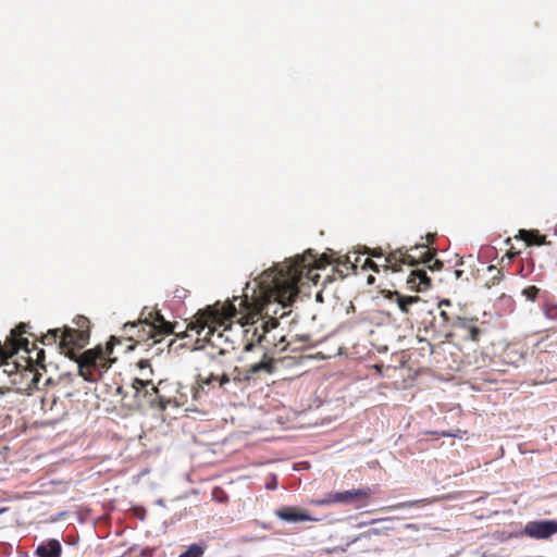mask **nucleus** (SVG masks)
I'll return each mask as SVG.
<instances>
[{
  "mask_svg": "<svg viewBox=\"0 0 557 557\" xmlns=\"http://www.w3.org/2000/svg\"><path fill=\"white\" fill-rule=\"evenodd\" d=\"M309 267H319V261L311 249L304 255H296L288 259V269H284L281 264L264 270L261 274L260 286L280 289L283 285H288L293 294L297 278L302 274L304 270Z\"/></svg>",
  "mask_w": 557,
  "mask_h": 557,
  "instance_id": "f257e3e1",
  "label": "nucleus"
},
{
  "mask_svg": "<svg viewBox=\"0 0 557 557\" xmlns=\"http://www.w3.org/2000/svg\"><path fill=\"white\" fill-rule=\"evenodd\" d=\"M231 325L225 327L222 332H216L215 329H209L203 338L196 341L194 350H205L206 356L212 363L224 367L221 357H225L236 349V342L225 334L231 331Z\"/></svg>",
  "mask_w": 557,
  "mask_h": 557,
  "instance_id": "f03ea898",
  "label": "nucleus"
},
{
  "mask_svg": "<svg viewBox=\"0 0 557 557\" xmlns=\"http://www.w3.org/2000/svg\"><path fill=\"white\" fill-rule=\"evenodd\" d=\"M371 494L372 490L370 487L331 492L326 495L324 499L320 502V504H345L361 507L367 505V502Z\"/></svg>",
  "mask_w": 557,
  "mask_h": 557,
  "instance_id": "7ed1b4c3",
  "label": "nucleus"
},
{
  "mask_svg": "<svg viewBox=\"0 0 557 557\" xmlns=\"http://www.w3.org/2000/svg\"><path fill=\"white\" fill-rule=\"evenodd\" d=\"M557 533V520L541 519L529 521L521 531L510 534L511 537L528 536L535 540H547Z\"/></svg>",
  "mask_w": 557,
  "mask_h": 557,
  "instance_id": "20e7f679",
  "label": "nucleus"
},
{
  "mask_svg": "<svg viewBox=\"0 0 557 557\" xmlns=\"http://www.w3.org/2000/svg\"><path fill=\"white\" fill-rule=\"evenodd\" d=\"M78 336L85 337L86 335L78 330L64 325L63 327L48 330V332L42 335L41 343L44 345H52L60 338V348L70 349L76 345Z\"/></svg>",
  "mask_w": 557,
  "mask_h": 557,
  "instance_id": "39448f33",
  "label": "nucleus"
},
{
  "mask_svg": "<svg viewBox=\"0 0 557 557\" xmlns=\"http://www.w3.org/2000/svg\"><path fill=\"white\" fill-rule=\"evenodd\" d=\"M211 373L207 377H198V388L195 392V398H198L200 393H207L206 388L210 387L213 382L218 383V386L223 392H231V381L227 377L224 367H220L216 363L211 362Z\"/></svg>",
  "mask_w": 557,
  "mask_h": 557,
  "instance_id": "423d86ee",
  "label": "nucleus"
},
{
  "mask_svg": "<svg viewBox=\"0 0 557 557\" xmlns=\"http://www.w3.org/2000/svg\"><path fill=\"white\" fill-rule=\"evenodd\" d=\"M269 308L267 309V318L261 323V329L263 330L262 334H259L258 329L255 327L252 331L250 329H247L244 331L245 337L247 339V343L245 345L244 350L245 351H251L255 348L253 339L256 338L257 344H261L263 341L267 339V333L271 332L272 330L276 329L280 324L278 320L276 318L269 315Z\"/></svg>",
  "mask_w": 557,
  "mask_h": 557,
  "instance_id": "0eeeda50",
  "label": "nucleus"
},
{
  "mask_svg": "<svg viewBox=\"0 0 557 557\" xmlns=\"http://www.w3.org/2000/svg\"><path fill=\"white\" fill-rule=\"evenodd\" d=\"M274 515L285 523L318 521L308 510L297 506H282L274 510Z\"/></svg>",
  "mask_w": 557,
  "mask_h": 557,
  "instance_id": "6e6552de",
  "label": "nucleus"
},
{
  "mask_svg": "<svg viewBox=\"0 0 557 557\" xmlns=\"http://www.w3.org/2000/svg\"><path fill=\"white\" fill-rule=\"evenodd\" d=\"M61 554L62 545L57 539L40 542L34 552L36 557H61Z\"/></svg>",
  "mask_w": 557,
  "mask_h": 557,
  "instance_id": "1a4fd4ad",
  "label": "nucleus"
},
{
  "mask_svg": "<svg viewBox=\"0 0 557 557\" xmlns=\"http://www.w3.org/2000/svg\"><path fill=\"white\" fill-rule=\"evenodd\" d=\"M227 377L231 381V392L235 394L236 389H243L247 384H249V373H246L245 369H240L238 367H234L231 373H227Z\"/></svg>",
  "mask_w": 557,
  "mask_h": 557,
  "instance_id": "9d476101",
  "label": "nucleus"
},
{
  "mask_svg": "<svg viewBox=\"0 0 557 557\" xmlns=\"http://www.w3.org/2000/svg\"><path fill=\"white\" fill-rule=\"evenodd\" d=\"M431 278L428 276L424 269H414L410 272L408 283L411 284L412 288L418 290L426 289L431 287Z\"/></svg>",
  "mask_w": 557,
  "mask_h": 557,
  "instance_id": "9b49d317",
  "label": "nucleus"
},
{
  "mask_svg": "<svg viewBox=\"0 0 557 557\" xmlns=\"http://www.w3.org/2000/svg\"><path fill=\"white\" fill-rule=\"evenodd\" d=\"M273 362L272 360L267 358V351H263V358L249 366L247 369H245L246 373H249L250 381L255 379L256 375L260 373H272L273 372Z\"/></svg>",
  "mask_w": 557,
  "mask_h": 557,
  "instance_id": "f8f14e48",
  "label": "nucleus"
},
{
  "mask_svg": "<svg viewBox=\"0 0 557 557\" xmlns=\"http://www.w3.org/2000/svg\"><path fill=\"white\" fill-rule=\"evenodd\" d=\"M516 237L518 239L524 240L529 246L547 245L546 237L542 235L537 230H520Z\"/></svg>",
  "mask_w": 557,
  "mask_h": 557,
  "instance_id": "ddd939ff",
  "label": "nucleus"
},
{
  "mask_svg": "<svg viewBox=\"0 0 557 557\" xmlns=\"http://www.w3.org/2000/svg\"><path fill=\"white\" fill-rule=\"evenodd\" d=\"M152 327L160 334L169 335L174 332L172 323L166 321L159 310L153 312Z\"/></svg>",
  "mask_w": 557,
  "mask_h": 557,
  "instance_id": "4468645a",
  "label": "nucleus"
},
{
  "mask_svg": "<svg viewBox=\"0 0 557 557\" xmlns=\"http://www.w3.org/2000/svg\"><path fill=\"white\" fill-rule=\"evenodd\" d=\"M521 295L525 298L528 301H541L543 302L544 299L548 296V293L546 290H542L541 288L530 285L524 287L521 290Z\"/></svg>",
  "mask_w": 557,
  "mask_h": 557,
  "instance_id": "2eb2a0df",
  "label": "nucleus"
},
{
  "mask_svg": "<svg viewBox=\"0 0 557 557\" xmlns=\"http://www.w3.org/2000/svg\"><path fill=\"white\" fill-rule=\"evenodd\" d=\"M79 375L87 382L94 383L101 377V373L98 369L89 367L86 363H78Z\"/></svg>",
  "mask_w": 557,
  "mask_h": 557,
  "instance_id": "dca6fc26",
  "label": "nucleus"
},
{
  "mask_svg": "<svg viewBox=\"0 0 557 557\" xmlns=\"http://www.w3.org/2000/svg\"><path fill=\"white\" fill-rule=\"evenodd\" d=\"M389 530H393V527H391L388 524H383L377 528H371L368 531H364L361 534H359L358 536L354 537L351 541H349L347 543L346 546L349 547L352 543H356L357 541H359L361 539H370L371 536H374V535H381L383 533H386Z\"/></svg>",
  "mask_w": 557,
  "mask_h": 557,
  "instance_id": "f3484780",
  "label": "nucleus"
},
{
  "mask_svg": "<svg viewBox=\"0 0 557 557\" xmlns=\"http://www.w3.org/2000/svg\"><path fill=\"white\" fill-rule=\"evenodd\" d=\"M436 253L437 250L433 249L430 253H424L421 257V264L428 265L432 272L441 271L443 268V262L435 258Z\"/></svg>",
  "mask_w": 557,
  "mask_h": 557,
  "instance_id": "a211bd4d",
  "label": "nucleus"
},
{
  "mask_svg": "<svg viewBox=\"0 0 557 557\" xmlns=\"http://www.w3.org/2000/svg\"><path fill=\"white\" fill-rule=\"evenodd\" d=\"M132 386L136 389V393L145 392V395L151 396L152 393H158V388L152 384L151 380L135 377Z\"/></svg>",
  "mask_w": 557,
  "mask_h": 557,
  "instance_id": "6ab92c4d",
  "label": "nucleus"
},
{
  "mask_svg": "<svg viewBox=\"0 0 557 557\" xmlns=\"http://www.w3.org/2000/svg\"><path fill=\"white\" fill-rule=\"evenodd\" d=\"M420 300L419 296H404L397 294V305L404 313H409V307Z\"/></svg>",
  "mask_w": 557,
  "mask_h": 557,
  "instance_id": "aec40b11",
  "label": "nucleus"
},
{
  "mask_svg": "<svg viewBox=\"0 0 557 557\" xmlns=\"http://www.w3.org/2000/svg\"><path fill=\"white\" fill-rule=\"evenodd\" d=\"M403 250H404V247L398 248V249L389 252L385 257V261L389 264V267L394 271H398L400 269Z\"/></svg>",
  "mask_w": 557,
  "mask_h": 557,
  "instance_id": "412c9836",
  "label": "nucleus"
},
{
  "mask_svg": "<svg viewBox=\"0 0 557 557\" xmlns=\"http://www.w3.org/2000/svg\"><path fill=\"white\" fill-rule=\"evenodd\" d=\"M543 305V314L546 319L550 321L557 320V304L550 302L548 300V296L542 302Z\"/></svg>",
  "mask_w": 557,
  "mask_h": 557,
  "instance_id": "4be33fe9",
  "label": "nucleus"
},
{
  "mask_svg": "<svg viewBox=\"0 0 557 557\" xmlns=\"http://www.w3.org/2000/svg\"><path fill=\"white\" fill-rule=\"evenodd\" d=\"M205 553V545L194 543L187 547L178 557H201Z\"/></svg>",
  "mask_w": 557,
  "mask_h": 557,
  "instance_id": "5701e85b",
  "label": "nucleus"
},
{
  "mask_svg": "<svg viewBox=\"0 0 557 557\" xmlns=\"http://www.w3.org/2000/svg\"><path fill=\"white\" fill-rule=\"evenodd\" d=\"M154 394H156L157 397L156 398H151L149 400L151 406L153 408H158V409L164 411L168 408V406L172 403V399L171 398H166V397L160 395L159 392L154 393Z\"/></svg>",
  "mask_w": 557,
  "mask_h": 557,
  "instance_id": "b1692460",
  "label": "nucleus"
},
{
  "mask_svg": "<svg viewBox=\"0 0 557 557\" xmlns=\"http://www.w3.org/2000/svg\"><path fill=\"white\" fill-rule=\"evenodd\" d=\"M401 264H406L408 267H417L421 264V258L417 259L414 256L409 255L406 247H404L401 255Z\"/></svg>",
  "mask_w": 557,
  "mask_h": 557,
  "instance_id": "393cba45",
  "label": "nucleus"
},
{
  "mask_svg": "<svg viewBox=\"0 0 557 557\" xmlns=\"http://www.w3.org/2000/svg\"><path fill=\"white\" fill-rule=\"evenodd\" d=\"M212 498L220 504H225L228 502L227 493L220 486H215L211 492Z\"/></svg>",
  "mask_w": 557,
  "mask_h": 557,
  "instance_id": "a878e982",
  "label": "nucleus"
},
{
  "mask_svg": "<svg viewBox=\"0 0 557 557\" xmlns=\"http://www.w3.org/2000/svg\"><path fill=\"white\" fill-rule=\"evenodd\" d=\"M425 503H426V499L408 500V502H403V503H398L396 505H393L389 508L391 509L411 508V507L420 506V505L425 504Z\"/></svg>",
  "mask_w": 557,
  "mask_h": 557,
  "instance_id": "bb28decb",
  "label": "nucleus"
},
{
  "mask_svg": "<svg viewBox=\"0 0 557 557\" xmlns=\"http://www.w3.org/2000/svg\"><path fill=\"white\" fill-rule=\"evenodd\" d=\"M359 253H362V255H371L372 257L374 258H382L384 256L383 253V250L382 248H374V249H371L367 246H362L360 249H359Z\"/></svg>",
  "mask_w": 557,
  "mask_h": 557,
  "instance_id": "cd10ccee",
  "label": "nucleus"
},
{
  "mask_svg": "<svg viewBox=\"0 0 557 557\" xmlns=\"http://www.w3.org/2000/svg\"><path fill=\"white\" fill-rule=\"evenodd\" d=\"M29 325L27 323L21 322L11 331V337L21 336L22 334L27 332Z\"/></svg>",
  "mask_w": 557,
  "mask_h": 557,
  "instance_id": "c85d7f7f",
  "label": "nucleus"
},
{
  "mask_svg": "<svg viewBox=\"0 0 557 557\" xmlns=\"http://www.w3.org/2000/svg\"><path fill=\"white\" fill-rule=\"evenodd\" d=\"M487 271H488V272H491V273H493V276H492V278H491V281H492V283H493V284H497V283L502 280V277H503V273H502V271H500L499 269H497L495 265H490V267L487 268Z\"/></svg>",
  "mask_w": 557,
  "mask_h": 557,
  "instance_id": "c756f323",
  "label": "nucleus"
},
{
  "mask_svg": "<svg viewBox=\"0 0 557 557\" xmlns=\"http://www.w3.org/2000/svg\"><path fill=\"white\" fill-rule=\"evenodd\" d=\"M137 366H138V369H139V371H140L141 375H147V374L145 373V371H148V372H149V374H152V369H151V366H150V362H149V360H148V359H141V360H139V361H138V363H137Z\"/></svg>",
  "mask_w": 557,
  "mask_h": 557,
  "instance_id": "7c9ffc66",
  "label": "nucleus"
},
{
  "mask_svg": "<svg viewBox=\"0 0 557 557\" xmlns=\"http://www.w3.org/2000/svg\"><path fill=\"white\" fill-rule=\"evenodd\" d=\"M278 482L276 474H271L270 479L267 481L264 487L269 491H274L277 488Z\"/></svg>",
  "mask_w": 557,
  "mask_h": 557,
  "instance_id": "2f4dec72",
  "label": "nucleus"
},
{
  "mask_svg": "<svg viewBox=\"0 0 557 557\" xmlns=\"http://www.w3.org/2000/svg\"><path fill=\"white\" fill-rule=\"evenodd\" d=\"M480 334H481V330L478 326L469 327V335L472 341H474V342L479 341Z\"/></svg>",
  "mask_w": 557,
  "mask_h": 557,
  "instance_id": "473e14b6",
  "label": "nucleus"
},
{
  "mask_svg": "<svg viewBox=\"0 0 557 557\" xmlns=\"http://www.w3.org/2000/svg\"><path fill=\"white\" fill-rule=\"evenodd\" d=\"M74 323L79 326V327H83L85 324L88 323V319L84 315H78L75 320H74Z\"/></svg>",
  "mask_w": 557,
  "mask_h": 557,
  "instance_id": "72a5a7b5",
  "label": "nucleus"
},
{
  "mask_svg": "<svg viewBox=\"0 0 557 557\" xmlns=\"http://www.w3.org/2000/svg\"><path fill=\"white\" fill-rule=\"evenodd\" d=\"M466 324H467L466 319L460 318V317H456V318H455V321L453 322V325H454L455 327H465V326H466Z\"/></svg>",
  "mask_w": 557,
  "mask_h": 557,
  "instance_id": "f704fd0d",
  "label": "nucleus"
},
{
  "mask_svg": "<svg viewBox=\"0 0 557 557\" xmlns=\"http://www.w3.org/2000/svg\"><path fill=\"white\" fill-rule=\"evenodd\" d=\"M135 512H136V516L140 519V520H144L145 519V516H146V509L144 507H136L134 508Z\"/></svg>",
  "mask_w": 557,
  "mask_h": 557,
  "instance_id": "c9c22d12",
  "label": "nucleus"
},
{
  "mask_svg": "<svg viewBox=\"0 0 557 557\" xmlns=\"http://www.w3.org/2000/svg\"><path fill=\"white\" fill-rule=\"evenodd\" d=\"M207 325L205 322H202L200 325L191 326V330H195L198 335H201V333L206 330Z\"/></svg>",
  "mask_w": 557,
  "mask_h": 557,
  "instance_id": "e433bc0d",
  "label": "nucleus"
},
{
  "mask_svg": "<svg viewBox=\"0 0 557 557\" xmlns=\"http://www.w3.org/2000/svg\"><path fill=\"white\" fill-rule=\"evenodd\" d=\"M186 293H187L186 289H181V290L176 289L174 297L175 298H180V299L185 298L186 297Z\"/></svg>",
  "mask_w": 557,
  "mask_h": 557,
  "instance_id": "4c0bfd02",
  "label": "nucleus"
},
{
  "mask_svg": "<svg viewBox=\"0 0 557 557\" xmlns=\"http://www.w3.org/2000/svg\"><path fill=\"white\" fill-rule=\"evenodd\" d=\"M426 240L430 243V244H433V242L435 240L436 238V234L435 233H428L426 236H425Z\"/></svg>",
  "mask_w": 557,
  "mask_h": 557,
  "instance_id": "58836bf2",
  "label": "nucleus"
},
{
  "mask_svg": "<svg viewBox=\"0 0 557 557\" xmlns=\"http://www.w3.org/2000/svg\"><path fill=\"white\" fill-rule=\"evenodd\" d=\"M440 315L443 319L444 323H447L449 321V315L446 311L441 310Z\"/></svg>",
  "mask_w": 557,
  "mask_h": 557,
  "instance_id": "ea45409f",
  "label": "nucleus"
},
{
  "mask_svg": "<svg viewBox=\"0 0 557 557\" xmlns=\"http://www.w3.org/2000/svg\"><path fill=\"white\" fill-rule=\"evenodd\" d=\"M425 248H426V244H417L411 248V250H421V249H425Z\"/></svg>",
  "mask_w": 557,
  "mask_h": 557,
  "instance_id": "a19ab883",
  "label": "nucleus"
},
{
  "mask_svg": "<svg viewBox=\"0 0 557 557\" xmlns=\"http://www.w3.org/2000/svg\"><path fill=\"white\" fill-rule=\"evenodd\" d=\"M253 523L260 525L262 529H269V524L265 522H260V521L256 520Z\"/></svg>",
  "mask_w": 557,
  "mask_h": 557,
  "instance_id": "79ce46f5",
  "label": "nucleus"
},
{
  "mask_svg": "<svg viewBox=\"0 0 557 557\" xmlns=\"http://www.w3.org/2000/svg\"><path fill=\"white\" fill-rule=\"evenodd\" d=\"M156 504L159 505V506H164V499L163 498H159L156 500Z\"/></svg>",
  "mask_w": 557,
  "mask_h": 557,
  "instance_id": "37998d69",
  "label": "nucleus"
},
{
  "mask_svg": "<svg viewBox=\"0 0 557 557\" xmlns=\"http://www.w3.org/2000/svg\"><path fill=\"white\" fill-rule=\"evenodd\" d=\"M449 304H450V301H449L448 299H445V300H442V301L440 302V307H441V306H448Z\"/></svg>",
  "mask_w": 557,
  "mask_h": 557,
  "instance_id": "c03bdc74",
  "label": "nucleus"
},
{
  "mask_svg": "<svg viewBox=\"0 0 557 557\" xmlns=\"http://www.w3.org/2000/svg\"><path fill=\"white\" fill-rule=\"evenodd\" d=\"M377 522H384V523H386V522H389V520H388V519H382V520H372V521H371V523H377Z\"/></svg>",
  "mask_w": 557,
  "mask_h": 557,
  "instance_id": "a18cd8bd",
  "label": "nucleus"
},
{
  "mask_svg": "<svg viewBox=\"0 0 557 557\" xmlns=\"http://www.w3.org/2000/svg\"><path fill=\"white\" fill-rule=\"evenodd\" d=\"M462 273H463L462 270H455L456 277H460L462 275Z\"/></svg>",
  "mask_w": 557,
  "mask_h": 557,
  "instance_id": "49530a36",
  "label": "nucleus"
},
{
  "mask_svg": "<svg viewBox=\"0 0 557 557\" xmlns=\"http://www.w3.org/2000/svg\"><path fill=\"white\" fill-rule=\"evenodd\" d=\"M9 510L8 507H0V515L7 512Z\"/></svg>",
  "mask_w": 557,
  "mask_h": 557,
  "instance_id": "de8ad7c7",
  "label": "nucleus"
},
{
  "mask_svg": "<svg viewBox=\"0 0 557 557\" xmlns=\"http://www.w3.org/2000/svg\"><path fill=\"white\" fill-rule=\"evenodd\" d=\"M126 327H136V324L128 322L125 324V329Z\"/></svg>",
  "mask_w": 557,
  "mask_h": 557,
  "instance_id": "09e8293b",
  "label": "nucleus"
},
{
  "mask_svg": "<svg viewBox=\"0 0 557 557\" xmlns=\"http://www.w3.org/2000/svg\"><path fill=\"white\" fill-rule=\"evenodd\" d=\"M315 299H317V301H322V295H321V293L317 294Z\"/></svg>",
  "mask_w": 557,
  "mask_h": 557,
  "instance_id": "8fccbe9b",
  "label": "nucleus"
},
{
  "mask_svg": "<svg viewBox=\"0 0 557 557\" xmlns=\"http://www.w3.org/2000/svg\"><path fill=\"white\" fill-rule=\"evenodd\" d=\"M10 392H11V389H10V388H8V389H5V391L0 389V395H4L5 393H10Z\"/></svg>",
  "mask_w": 557,
  "mask_h": 557,
  "instance_id": "3c124183",
  "label": "nucleus"
},
{
  "mask_svg": "<svg viewBox=\"0 0 557 557\" xmlns=\"http://www.w3.org/2000/svg\"><path fill=\"white\" fill-rule=\"evenodd\" d=\"M308 338H309V336H308V335H302V336L300 337V339H301V341H307Z\"/></svg>",
  "mask_w": 557,
  "mask_h": 557,
  "instance_id": "603ef678",
  "label": "nucleus"
},
{
  "mask_svg": "<svg viewBox=\"0 0 557 557\" xmlns=\"http://www.w3.org/2000/svg\"><path fill=\"white\" fill-rule=\"evenodd\" d=\"M76 541H73V539H70V544H75Z\"/></svg>",
  "mask_w": 557,
  "mask_h": 557,
  "instance_id": "864d4df0",
  "label": "nucleus"
},
{
  "mask_svg": "<svg viewBox=\"0 0 557 557\" xmlns=\"http://www.w3.org/2000/svg\"><path fill=\"white\" fill-rule=\"evenodd\" d=\"M76 541H73V539H70V544H75Z\"/></svg>",
  "mask_w": 557,
  "mask_h": 557,
  "instance_id": "5fc2aeb1",
  "label": "nucleus"
},
{
  "mask_svg": "<svg viewBox=\"0 0 557 557\" xmlns=\"http://www.w3.org/2000/svg\"><path fill=\"white\" fill-rule=\"evenodd\" d=\"M286 314V312H283L280 318H284Z\"/></svg>",
  "mask_w": 557,
  "mask_h": 557,
  "instance_id": "6e6d98bb",
  "label": "nucleus"
},
{
  "mask_svg": "<svg viewBox=\"0 0 557 557\" xmlns=\"http://www.w3.org/2000/svg\"><path fill=\"white\" fill-rule=\"evenodd\" d=\"M288 306H289V302H288V304H284V305H283V308H286V307H288Z\"/></svg>",
  "mask_w": 557,
  "mask_h": 557,
  "instance_id": "4d7b16f0",
  "label": "nucleus"
}]
</instances>
